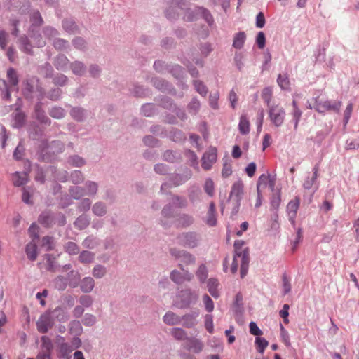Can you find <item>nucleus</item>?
I'll return each instance as SVG.
<instances>
[{
    "label": "nucleus",
    "mask_w": 359,
    "mask_h": 359,
    "mask_svg": "<svg viewBox=\"0 0 359 359\" xmlns=\"http://www.w3.org/2000/svg\"><path fill=\"white\" fill-rule=\"evenodd\" d=\"M95 254L91 251L83 250L80 252L78 259L84 264L92 263L95 259Z\"/></svg>",
    "instance_id": "a18cd8bd"
},
{
    "label": "nucleus",
    "mask_w": 359,
    "mask_h": 359,
    "mask_svg": "<svg viewBox=\"0 0 359 359\" xmlns=\"http://www.w3.org/2000/svg\"><path fill=\"white\" fill-rule=\"evenodd\" d=\"M175 4L182 10H185L183 19L187 22H192L198 19L199 16V11H196L198 6L194 8H187L186 3L183 0H175Z\"/></svg>",
    "instance_id": "ddd939ff"
},
{
    "label": "nucleus",
    "mask_w": 359,
    "mask_h": 359,
    "mask_svg": "<svg viewBox=\"0 0 359 359\" xmlns=\"http://www.w3.org/2000/svg\"><path fill=\"white\" fill-rule=\"evenodd\" d=\"M71 118L77 122H83L86 120L87 110L80 106L72 107L69 111Z\"/></svg>",
    "instance_id": "4be33fe9"
},
{
    "label": "nucleus",
    "mask_w": 359,
    "mask_h": 359,
    "mask_svg": "<svg viewBox=\"0 0 359 359\" xmlns=\"http://www.w3.org/2000/svg\"><path fill=\"white\" fill-rule=\"evenodd\" d=\"M39 222L46 227L51 226L56 224L54 219V215L50 212H42L38 219Z\"/></svg>",
    "instance_id": "473e14b6"
},
{
    "label": "nucleus",
    "mask_w": 359,
    "mask_h": 359,
    "mask_svg": "<svg viewBox=\"0 0 359 359\" xmlns=\"http://www.w3.org/2000/svg\"><path fill=\"white\" fill-rule=\"evenodd\" d=\"M39 73L45 78H52L54 75V69L50 63L46 62L39 67Z\"/></svg>",
    "instance_id": "13d9d810"
},
{
    "label": "nucleus",
    "mask_w": 359,
    "mask_h": 359,
    "mask_svg": "<svg viewBox=\"0 0 359 359\" xmlns=\"http://www.w3.org/2000/svg\"><path fill=\"white\" fill-rule=\"evenodd\" d=\"M179 243L189 248H196L200 241L199 235L194 231L184 232L177 237Z\"/></svg>",
    "instance_id": "0eeeda50"
},
{
    "label": "nucleus",
    "mask_w": 359,
    "mask_h": 359,
    "mask_svg": "<svg viewBox=\"0 0 359 359\" xmlns=\"http://www.w3.org/2000/svg\"><path fill=\"white\" fill-rule=\"evenodd\" d=\"M194 222V217L187 213H180L175 219V224L177 227L187 228L192 225Z\"/></svg>",
    "instance_id": "5701e85b"
},
{
    "label": "nucleus",
    "mask_w": 359,
    "mask_h": 359,
    "mask_svg": "<svg viewBox=\"0 0 359 359\" xmlns=\"http://www.w3.org/2000/svg\"><path fill=\"white\" fill-rule=\"evenodd\" d=\"M163 322L168 325H176L181 323V317L172 311H168L163 317Z\"/></svg>",
    "instance_id": "f704fd0d"
},
{
    "label": "nucleus",
    "mask_w": 359,
    "mask_h": 359,
    "mask_svg": "<svg viewBox=\"0 0 359 359\" xmlns=\"http://www.w3.org/2000/svg\"><path fill=\"white\" fill-rule=\"evenodd\" d=\"M95 280L92 277L87 276L81 280L79 286L83 293H90L95 287Z\"/></svg>",
    "instance_id": "c85d7f7f"
},
{
    "label": "nucleus",
    "mask_w": 359,
    "mask_h": 359,
    "mask_svg": "<svg viewBox=\"0 0 359 359\" xmlns=\"http://www.w3.org/2000/svg\"><path fill=\"white\" fill-rule=\"evenodd\" d=\"M49 115L55 119H62L66 116V111L61 107L53 106L48 109Z\"/></svg>",
    "instance_id": "09e8293b"
},
{
    "label": "nucleus",
    "mask_w": 359,
    "mask_h": 359,
    "mask_svg": "<svg viewBox=\"0 0 359 359\" xmlns=\"http://www.w3.org/2000/svg\"><path fill=\"white\" fill-rule=\"evenodd\" d=\"M170 253L186 265L194 264L196 262L195 256L187 251L171 248Z\"/></svg>",
    "instance_id": "4468645a"
},
{
    "label": "nucleus",
    "mask_w": 359,
    "mask_h": 359,
    "mask_svg": "<svg viewBox=\"0 0 359 359\" xmlns=\"http://www.w3.org/2000/svg\"><path fill=\"white\" fill-rule=\"evenodd\" d=\"M192 176V172L187 169L182 174H173L169 177V183H163L161 187V191L163 192L164 189L170 187L172 186L178 187L181 184H184L188 181Z\"/></svg>",
    "instance_id": "39448f33"
},
{
    "label": "nucleus",
    "mask_w": 359,
    "mask_h": 359,
    "mask_svg": "<svg viewBox=\"0 0 359 359\" xmlns=\"http://www.w3.org/2000/svg\"><path fill=\"white\" fill-rule=\"evenodd\" d=\"M291 115L293 117L294 128V130H297L298 128L299 122L302 115V111L299 108L297 102L295 100H293L292 101V111L291 112Z\"/></svg>",
    "instance_id": "a19ab883"
},
{
    "label": "nucleus",
    "mask_w": 359,
    "mask_h": 359,
    "mask_svg": "<svg viewBox=\"0 0 359 359\" xmlns=\"http://www.w3.org/2000/svg\"><path fill=\"white\" fill-rule=\"evenodd\" d=\"M171 335L178 341L187 340L189 337L187 336V332L181 327H173L170 330Z\"/></svg>",
    "instance_id": "4d7b16f0"
},
{
    "label": "nucleus",
    "mask_w": 359,
    "mask_h": 359,
    "mask_svg": "<svg viewBox=\"0 0 359 359\" xmlns=\"http://www.w3.org/2000/svg\"><path fill=\"white\" fill-rule=\"evenodd\" d=\"M160 105L166 109L173 111L177 109V104L173 102V100L168 97L163 96L161 97L160 101Z\"/></svg>",
    "instance_id": "0e129e2a"
},
{
    "label": "nucleus",
    "mask_w": 359,
    "mask_h": 359,
    "mask_svg": "<svg viewBox=\"0 0 359 359\" xmlns=\"http://www.w3.org/2000/svg\"><path fill=\"white\" fill-rule=\"evenodd\" d=\"M70 60L62 53H60L54 57L53 64L55 68L61 72H66L69 68Z\"/></svg>",
    "instance_id": "a211bd4d"
},
{
    "label": "nucleus",
    "mask_w": 359,
    "mask_h": 359,
    "mask_svg": "<svg viewBox=\"0 0 359 359\" xmlns=\"http://www.w3.org/2000/svg\"><path fill=\"white\" fill-rule=\"evenodd\" d=\"M52 79L53 83L55 86L60 87L66 86L69 82V78L65 74L62 73H57L55 75H53Z\"/></svg>",
    "instance_id": "052dcab7"
},
{
    "label": "nucleus",
    "mask_w": 359,
    "mask_h": 359,
    "mask_svg": "<svg viewBox=\"0 0 359 359\" xmlns=\"http://www.w3.org/2000/svg\"><path fill=\"white\" fill-rule=\"evenodd\" d=\"M93 214L96 217H104L107 214L108 208L107 204L101 201L94 203L91 208Z\"/></svg>",
    "instance_id": "a878e982"
},
{
    "label": "nucleus",
    "mask_w": 359,
    "mask_h": 359,
    "mask_svg": "<svg viewBox=\"0 0 359 359\" xmlns=\"http://www.w3.org/2000/svg\"><path fill=\"white\" fill-rule=\"evenodd\" d=\"M300 198L297 196L294 200L290 201L287 205V212L289 220L293 226L295 225V218L299 207Z\"/></svg>",
    "instance_id": "6ab92c4d"
},
{
    "label": "nucleus",
    "mask_w": 359,
    "mask_h": 359,
    "mask_svg": "<svg viewBox=\"0 0 359 359\" xmlns=\"http://www.w3.org/2000/svg\"><path fill=\"white\" fill-rule=\"evenodd\" d=\"M285 114V109L279 105H273L269 108L270 121L276 127H279L283 123Z\"/></svg>",
    "instance_id": "6e6552de"
},
{
    "label": "nucleus",
    "mask_w": 359,
    "mask_h": 359,
    "mask_svg": "<svg viewBox=\"0 0 359 359\" xmlns=\"http://www.w3.org/2000/svg\"><path fill=\"white\" fill-rule=\"evenodd\" d=\"M52 284L55 289L64 291L67 288V285H69L68 278L63 276H57L52 280Z\"/></svg>",
    "instance_id": "79ce46f5"
},
{
    "label": "nucleus",
    "mask_w": 359,
    "mask_h": 359,
    "mask_svg": "<svg viewBox=\"0 0 359 359\" xmlns=\"http://www.w3.org/2000/svg\"><path fill=\"white\" fill-rule=\"evenodd\" d=\"M245 242L243 240H236L234 241V254L233 262L231 266V271L233 273H236L238 267V258H241V277L243 278L248 270L250 256L248 248H243Z\"/></svg>",
    "instance_id": "f257e3e1"
},
{
    "label": "nucleus",
    "mask_w": 359,
    "mask_h": 359,
    "mask_svg": "<svg viewBox=\"0 0 359 359\" xmlns=\"http://www.w3.org/2000/svg\"><path fill=\"white\" fill-rule=\"evenodd\" d=\"M152 86L158 90L163 93L175 94V90L172 85L168 81L159 77H153L151 79Z\"/></svg>",
    "instance_id": "2eb2a0df"
},
{
    "label": "nucleus",
    "mask_w": 359,
    "mask_h": 359,
    "mask_svg": "<svg viewBox=\"0 0 359 359\" xmlns=\"http://www.w3.org/2000/svg\"><path fill=\"white\" fill-rule=\"evenodd\" d=\"M107 269L106 266L102 264H96L93 270L92 275L97 279L102 278L106 276Z\"/></svg>",
    "instance_id": "680f3d73"
},
{
    "label": "nucleus",
    "mask_w": 359,
    "mask_h": 359,
    "mask_svg": "<svg viewBox=\"0 0 359 359\" xmlns=\"http://www.w3.org/2000/svg\"><path fill=\"white\" fill-rule=\"evenodd\" d=\"M44 96V90L43 88H40V95L38 97V102L34 106V116L36 119L41 124L50 126L51 120L46 115V111L43 109V103L41 100Z\"/></svg>",
    "instance_id": "423d86ee"
},
{
    "label": "nucleus",
    "mask_w": 359,
    "mask_h": 359,
    "mask_svg": "<svg viewBox=\"0 0 359 359\" xmlns=\"http://www.w3.org/2000/svg\"><path fill=\"white\" fill-rule=\"evenodd\" d=\"M243 195V183L241 180L235 182L231 187L230 192V198H233L236 201V207L233 208V212H237L240 206L241 201Z\"/></svg>",
    "instance_id": "f8f14e48"
},
{
    "label": "nucleus",
    "mask_w": 359,
    "mask_h": 359,
    "mask_svg": "<svg viewBox=\"0 0 359 359\" xmlns=\"http://www.w3.org/2000/svg\"><path fill=\"white\" fill-rule=\"evenodd\" d=\"M69 179L74 184L76 185L83 183L85 177L81 171L75 170L70 173Z\"/></svg>",
    "instance_id": "e2e57ef3"
},
{
    "label": "nucleus",
    "mask_w": 359,
    "mask_h": 359,
    "mask_svg": "<svg viewBox=\"0 0 359 359\" xmlns=\"http://www.w3.org/2000/svg\"><path fill=\"white\" fill-rule=\"evenodd\" d=\"M141 113L144 116L151 117L157 113V109L154 104L146 103L142 106Z\"/></svg>",
    "instance_id": "864d4df0"
},
{
    "label": "nucleus",
    "mask_w": 359,
    "mask_h": 359,
    "mask_svg": "<svg viewBox=\"0 0 359 359\" xmlns=\"http://www.w3.org/2000/svg\"><path fill=\"white\" fill-rule=\"evenodd\" d=\"M67 162L69 165L75 168H81L86 164V159L76 154L69 156Z\"/></svg>",
    "instance_id": "ea45409f"
},
{
    "label": "nucleus",
    "mask_w": 359,
    "mask_h": 359,
    "mask_svg": "<svg viewBox=\"0 0 359 359\" xmlns=\"http://www.w3.org/2000/svg\"><path fill=\"white\" fill-rule=\"evenodd\" d=\"M100 245V239L93 235L87 236L82 242L83 247L90 250L95 249Z\"/></svg>",
    "instance_id": "4c0bfd02"
},
{
    "label": "nucleus",
    "mask_w": 359,
    "mask_h": 359,
    "mask_svg": "<svg viewBox=\"0 0 359 359\" xmlns=\"http://www.w3.org/2000/svg\"><path fill=\"white\" fill-rule=\"evenodd\" d=\"M341 107V101L323 100L320 97L315 98V104L313 108L318 113L325 114L327 111H331L339 114L340 112Z\"/></svg>",
    "instance_id": "7ed1b4c3"
},
{
    "label": "nucleus",
    "mask_w": 359,
    "mask_h": 359,
    "mask_svg": "<svg viewBox=\"0 0 359 359\" xmlns=\"http://www.w3.org/2000/svg\"><path fill=\"white\" fill-rule=\"evenodd\" d=\"M219 286L218 280L215 278H209L207 281V287L210 294L215 299L219 297V293L217 291Z\"/></svg>",
    "instance_id": "58836bf2"
},
{
    "label": "nucleus",
    "mask_w": 359,
    "mask_h": 359,
    "mask_svg": "<svg viewBox=\"0 0 359 359\" xmlns=\"http://www.w3.org/2000/svg\"><path fill=\"white\" fill-rule=\"evenodd\" d=\"M171 204L177 208H185L188 205L186 198L179 195L172 196L171 198Z\"/></svg>",
    "instance_id": "6e6d98bb"
},
{
    "label": "nucleus",
    "mask_w": 359,
    "mask_h": 359,
    "mask_svg": "<svg viewBox=\"0 0 359 359\" xmlns=\"http://www.w3.org/2000/svg\"><path fill=\"white\" fill-rule=\"evenodd\" d=\"M128 90L132 95L137 97H145L150 93L148 88L140 85L137 83H132L131 86L128 88Z\"/></svg>",
    "instance_id": "b1692460"
},
{
    "label": "nucleus",
    "mask_w": 359,
    "mask_h": 359,
    "mask_svg": "<svg viewBox=\"0 0 359 359\" xmlns=\"http://www.w3.org/2000/svg\"><path fill=\"white\" fill-rule=\"evenodd\" d=\"M53 46L56 50L60 51H67L70 48L69 42L62 38H55L53 41Z\"/></svg>",
    "instance_id": "603ef678"
},
{
    "label": "nucleus",
    "mask_w": 359,
    "mask_h": 359,
    "mask_svg": "<svg viewBox=\"0 0 359 359\" xmlns=\"http://www.w3.org/2000/svg\"><path fill=\"white\" fill-rule=\"evenodd\" d=\"M199 316V311L196 310L187 313L181 317L182 326L186 328H192L197 324V318Z\"/></svg>",
    "instance_id": "aec40b11"
},
{
    "label": "nucleus",
    "mask_w": 359,
    "mask_h": 359,
    "mask_svg": "<svg viewBox=\"0 0 359 359\" xmlns=\"http://www.w3.org/2000/svg\"><path fill=\"white\" fill-rule=\"evenodd\" d=\"M196 276L201 284L205 282L208 276V270L205 264H201L196 271Z\"/></svg>",
    "instance_id": "3c124183"
},
{
    "label": "nucleus",
    "mask_w": 359,
    "mask_h": 359,
    "mask_svg": "<svg viewBox=\"0 0 359 359\" xmlns=\"http://www.w3.org/2000/svg\"><path fill=\"white\" fill-rule=\"evenodd\" d=\"M50 313L55 323H65L69 319V314L66 308L62 306H57L54 309L50 310Z\"/></svg>",
    "instance_id": "f3484780"
},
{
    "label": "nucleus",
    "mask_w": 359,
    "mask_h": 359,
    "mask_svg": "<svg viewBox=\"0 0 359 359\" xmlns=\"http://www.w3.org/2000/svg\"><path fill=\"white\" fill-rule=\"evenodd\" d=\"M217 158V149L215 147H210L203 154L201 158V166L205 170L211 169L212 165L216 162Z\"/></svg>",
    "instance_id": "9b49d317"
},
{
    "label": "nucleus",
    "mask_w": 359,
    "mask_h": 359,
    "mask_svg": "<svg viewBox=\"0 0 359 359\" xmlns=\"http://www.w3.org/2000/svg\"><path fill=\"white\" fill-rule=\"evenodd\" d=\"M19 49L28 55H33L32 45L25 35L21 36L18 39Z\"/></svg>",
    "instance_id": "cd10ccee"
},
{
    "label": "nucleus",
    "mask_w": 359,
    "mask_h": 359,
    "mask_svg": "<svg viewBox=\"0 0 359 359\" xmlns=\"http://www.w3.org/2000/svg\"><path fill=\"white\" fill-rule=\"evenodd\" d=\"M65 149V144L60 140H53L48 142L47 140L41 142L37 154L39 160L43 162H51L55 156L62 153Z\"/></svg>",
    "instance_id": "f03ea898"
},
{
    "label": "nucleus",
    "mask_w": 359,
    "mask_h": 359,
    "mask_svg": "<svg viewBox=\"0 0 359 359\" xmlns=\"http://www.w3.org/2000/svg\"><path fill=\"white\" fill-rule=\"evenodd\" d=\"M90 223V218L86 214L79 215L74 222V226L79 230L86 229Z\"/></svg>",
    "instance_id": "2f4dec72"
},
{
    "label": "nucleus",
    "mask_w": 359,
    "mask_h": 359,
    "mask_svg": "<svg viewBox=\"0 0 359 359\" xmlns=\"http://www.w3.org/2000/svg\"><path fill=\"white\" fill-rule=\"evenodd\" d=\"M92 202L88 198H82L81 201L77 205V210L80 212H88L91 207Z\"/></svg>",
    "instance_id": "69168bd1"
},
{
    "label": "nucleus",
    "mask_w": 359,
    "mask_h": 359,
    "mask_svg": "<svg viewBox=\"0 0 359 359\" xmlns=\"http://www.w3.org/2000/svg\"><path fill=\"white\" fill-rule=\"evenodd\" d=\"M25 252L27 257L31 261H34L37 258V246L35 243L30 242L26 245Z\"/></svg>",
    "instance_id": "bf43d9fd"
},
{
    "label": "nucleus",
    "mask_w": 359,
    "mask_h": 359,
    "mask_svg": "<svg viewBox=\"0 0 359 359\" xmlns=\"http://www.w3.org/2000/svg\"><path fill=\"white\" fill-rule=\"evenodd\" d=\"M55 321L50 313V310L41 314L36 322L38 331L41 334H46L53 327Z\"/></svg>",
    "instance_id": "1a4fd4ad"
},
{
    "label": "nucleus",
    "mask_w": 359,
    "mask_h": 359,
    "mask_svg": "<svg viewBox=\"0 0 359 359\" xmlns=\"http://www.w3.org/2000/svg\"><path fill=\"white\" fill-rule=\"evenodd\" d=\"M177 297L180 300L179 307L180 309H188L191 305L197 303L199 299V292L189 287L185 288L178 292Z\"/></svg>",
    "instance_id": "20e7f679"
},
{
    "label": "nucleus",
    "mask_w": 359,
    "mask_h": 359,
    "mask_svg": "<svg viewBox=\"0 0 359 359\" xmlns=\"http://www.w3.org/2000/svg\"><path fill=\"white\" fill-rule=\"evenodd\" d=\"M13 184L15 187H20L27 182V175L26 172H15L13 176Z\"/></svg>",
    "instance_id": "5fc2aeb1"
},
{
    "label": "nucleus",
    "mask_w": 359,
    "mask_h": 359,
    "mask_svg": "<svg viewBox=\"0 0 359 359\" xmlns=\"http://www.w3.org/2000/svg\"><path fill=\"white\" fill-rule=\"evenodd\" d=\"M83 187L86 195L93 197L96 196L98 192L99 184L95 181L87 180L85 182Z\"/></svg>",
    "instance_id": "c9c22d12"
},
{
    "label": "nucleus",
    "mask_w": 359,
    "mask_h": 359,
    "mask_svg": "<svg viewBox=\"0 0 359 359\" xmlns=\"http://www.w3.org/2000/svg\"><path fill=\"white\" fill-rule=\"evenodd\" d=\"M73 351V347L69 343L62 342L58 347V357L64 359H69L70 353Z\"/></svg>",
    "instance_id": "e433bc0d"
},
{
    "label": "nucleus",
    "mask_w": 359,
    "mask_h": 359,
    "mask_svg": "<svg viewBox=\"0 0 359 359\" xmlns=\"http://www.w3.org/2000/svg\"><path fill=\"white\" fill-rule=\"evenodd\" d=\"M71 197L75 200H79L86 196L83 187L72 186L69 189Z\"/></svg>",
    "instance_id": "c03bdc74"
},
{
    "label": "nucleus",
    "mask_w": 359,
    "mask_h": 359,
    "mask_svg": "<svg viewBox=\"0 0 359 359\" xmlns=\"http://www.w3.org/2000/svg\"><path fill=\"white\" fill-rule=\"evenodd\" d=\"M41 351L39 352L51 353L53 349V344L51 339L48 337L44 335L41 337Z\"/></svg>",
    "instance_id": "49530a36"
},
{
    "label": "nucleus",
    "mask_w": 359,
    "mask_h": 359,
    "mask_svg": "<svg viewBox=\"0 0 359 359\" xmlns=\"http://www.w3.org/2000/svg\"><path fill=\"white\" fill-rule=\"evenodd\" d=\"M62 28L65 32L71 34L79 33V27L71 18H67L62 21Z\"/></svg>",
    "instance_id": "7c9ffc66"
},
{
    "label": "nucleus",
    "mask_w": 359,
    "mask_h": 359,
    "mask_svg": "<svg viewBox=\"0 0 359 359\" xmlns=\"http://www.w3.org/2000/svg\"><path fill=\"white\" fill-rule=\"evenodd\" d=\"M6 77L8 79V85L11 87L15 88L18 90L19 84V75L17 70L13 67H9L6 72Z\"/></svg>",
    "instance_id": "bb28decb"
},
{
    "label": "nucleus",
    "mask_w": 359,
    "mask_h": 359,
    "mask_svg": "<svg viewBox=\"0 0 359 359\" xmlns=\"http://www.w3.org/2000/svg\"><path fill=\"white\" fill-rule=\"evenodd\" d=\"M246 40V34L244 32H239L236 33L233 36V47L236 49H241Z\"/></svg>",
    "instance_id": "37998d69"
},
{
    "label": "nucleus",
    "mask_w": 359,
    "mask_h": 359,
    "mask_svg": "<svg viewBox=\"0 0 359 359\" xmlns=\"http://www.w3.org/2000/svg\"><path fill=\"white\" fill-rule=\"evenodd\" d=\"M238 130L242 135H247L250 132V121L245 114H242L240 117Z\"/></svg>",
    "instance_id": "de8ad7c7"
},
{
    "label": "nucleus",
    "mask_w": 359,
    "mask_h": 359,
    "mask_svg": "<svg viewBox=\"0 0 359 359\" xmlns=\"http://www.w3.org/2000/svg\"><path fill=\"white\" fill-rule=\"evenodd\" d=\"M23 88L22 90V94L27 100H32L34 98V93L37 91L40 95V88L41 86L36 83L34 79H27L22 82Z\"/></svg>",
    "instance_id": "9d476101"
},
{
    "label": "nucleus",
    "mask_w": 359,
    "mask_h": 359,
    "mask_svg": "<svg viewBox=\"0 0 359 359\" xmlns=\"http://www.w3.org/2000/svg\"><path fill=\"white\" fill-rule=\"evenodd\" d=\"M68 284L69 285L72 287L75 288L76 287L81 281V276L80 273L74 270H72L68 273Z\"/></svg>",
    "instance_id": "8fccbe9b"
},
{
    "label": "nucleus",
    "mask_w": 359,
    "mask_h": 359,
    "mask_svg": "<svg viewBox=\"0 0 359 359\" xmlns=\"http://www.w3.org/2000/svg\"><path fill=\"white\" fill-rule=\"evenodd\" d=\"M13 116V126L16 128H22L26 121V116L24 112L17 109L12 114Z\"/></svg>",
    "instance_id": "c756f323"
},
{
    "label": "nucleus",
    "mask_w": 359,
    "mask_h": 359,
    "mask_svg": "<svg viewBox=\"0 0 359 359\" xmlns=\"http://www.w3.org/2000/svg\"><path fill=\"white\" fill-rule=\"evenodd\" d=\"M187 195L190 203L192 205L201 201L202 191L200 187L197 184H193L187 189Z\"/></svg>",
    "instance_id": "412c9836"
},
{
    "label": "nucleus",
    "mask_w": 359,
    "mask_h": 359,
    "mask_svg": "<svg viewBox=\"0 0 359 359\" xmlns=\"http://www.w3.org/2000/svg\"><path fill=\"white\" fill-rule=\"evenodd\" d=\"M69 69H70L74 75L83 76L86 74L87 67L82 61L76 60L71 62Z\"/></svg>",
    "instance_id": "393cba45"
},
{
    "label": "nucleus",
    "mask_w": 359,
    "mask_h": 359,
    "mask_svg": "<svg viewBox=\"0 0 359 359\" xmlns=\"http://www.w3.org/2000/svg\"><path fill=\"white\" fill-rule=\"evenodd\" d=\"M196 11H199V15L201 16L208 24V25L212 26L214 23V19L210 11L203 8H198Z\"/></svg>",
    "instance_id": "338daca9"
},
{
    "label": "nucleus",
    "mask_w": 359,
    "mask_h": 359,
    "mask_svg": "<svg viewBox=\"0 0 359 359\" xmlns=\"http://www.w3.org/2000/svg\"><path fill=\"white\" fill-rule=\"evenodd\" d=\"M168 72L171 73L172 75L177 79H181L182 78H183L184 76V69L179 65H170V67L169 69L168 70Z\"/></svg>",
    "instance_id": "774afa93"
},
{
    "label": "nucleus",
    "mask_w": 359,
    "mask_h": 359,
    "mask_svg": "<svg viewBox=\"0 0 359 359\" xmlns=\"http://www.w3.org/2000/svg\"><path fill=\"white\" fill-rule=\"evenodd\" d=\"M184 346L189 351L199 353L204 348V343L200 339L189 337Z\"/></svg>",
    "instance_id": "dca6fc26"
},
{
    "label": "nucleus",
    "mask_w": 359,
    "mask_h": 359,
    "mask_svg": "<svg viewBox=\"0 0 359 359\" xmlns=\"http://www.w3.org/2000/svg\"><path fill=\"white\" fill-rule=\"evenodd\" d=\"M318 170H319V165L318 164L315 165V166L313 168V174L312 176H308L306 180H304L303 183V187L305 189H311L312 187L314 185L315 182H316V180L318 177Z\"/></svg>",
    "instance_id": "72a5a7b5"
}]
</instances>
